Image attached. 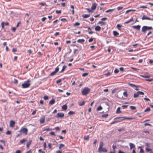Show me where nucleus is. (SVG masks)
Here are the masks:
<instances>
[{
  "label": "nucleus",
  "mask_w": 153,
  "mask_h": 153,
  "mask_svg": "<svg viewBox=\"0 0 153 153\" xmlns=\"http://www.w3.org/2000/svg\"><path fill=\"white\" fill-rule=\"evenodd\" d=\"M90 89L88 87H85L82 91V94L83 95H86L90 92Z\"/></svg>",
  "instance_id": "f257e3e1"
},
{
  "label": "nucleus",
  "mask_w": 153,
  "mask_h": 153,
  "mask_svg": "<svg viewBox=\"0 0 153 153\" xmlns=\"http://www.w3.org/2000/svg\"><path fill=\"white\" fill-rule=\"evenodd\" d=\"M30 80L28 79L26 82H25L22 85V88H26L29 87L30 85Z\"/></svg>",
  "instance_id": "f03ea898"
},
{
  "label": "nucleus",
  "mask_w": 153,
  "mask_h": 153,
  "mask_svg": "<svg viewBox=\"0 0 153 153\" xmlns=\"http://www.w3.org/2000/svg\"><path fill=\"white\" fill-rule=\"evenodd\" d=\"M152 28L151 27L144 26L142 28V31L143 32L145 33L147 30H151Z\"/></svg>",
  "instance_id": "7ed1b4c3"
},
{
  "label": "nucleus",
  "mask_w": 153,
  "mask_h": 153,
  "mask_svg": "<svg viewBox=\"0 0 153 153\" xmlns=\"http://www.w3.org/2000/svg\"><path fill=\"white\" fill-rule=\"evenodd\" d=\"M59 66H60V65H59L55 68V70L54 71L52 72L50 74V76H53L55 75L59 71V69L58 67Z\"/></svg>",
  "instance_id": "20e7f679"
},
{
  "label": "nucleus",
  "mask_w": 153,
  "mask_h": 153,
  "mask_svg": "<svg viewBox=\"0 0 153 153\" xmlns=\"http://www.w3.org/2000/svg\"><path fill=\"white\" fill-rule=\"evenodd\" d=\"M28 130L27 128H23L21 129L20 132L22 134H27Z\"/></svg>",
  "instance_id": "39448f33"
},
{
  "label": "nucleus",
  "mask_w": 153,
  "mask_h": 153,
  "mask_svg": "<svg viewBox=\"0 0 153 153\" xmlns=\"http://www.w3.org/2000/svg\"><path fill=\"white\" fill-rule=\"evenodd\" d=\"M114 120H117V122L119 123L122 121L124 120L123 117H118L115 118Z\"/></svg>",
  "instance_id": "423d86ee"
},
{
  "label": "nucleus",
  "mask_w": 153,
  "mask_h": 153,
  "mask_svg": "<svg viewBox=\"0 0 153 153\" xmlns=\"http://www.w3.org/2000/svg\"><path fill=\"white\" fill-rule=\"evenodd\" d=\"M64 116V114L63 113H58L57 115L55 116L56 118H62Z\"/></svg>",
  "instance_id": "0eeeda50"
},
{
  "label": "nucleus",
  "mask_w": 153,
  "mask_h": 153,
  "mask_svg": "<svg viewBox=\"0 0 153 153\" xmlns=\"http://www.w3.org/2000/svg\"><path fill=\"white\" fill-rule=\"evenodd\" d=\"M98 151L100 153L102 152H107V150L105 148H102L100 150H98Z\"/></svg>",
  "instance_id": "6e6552de"
},
{
  "label": "nucleus",
  "mask_w": 153,
  "mask_h": 153,
  "mask_svg": "<svg viewBox=\"0 0 153 153\" xmlns=\"http://www.w3.org/2000/svg\"><path fill=\"white\" fill-rule=\"evenodd\" d=\"M97 4L96 3H94L92 4V6L91 7V9L92 10H95L97 7Z\"/></svg>",
  "instance_id": "1a4fd4ad"
},
{
  "label": "nucleus",
  "mask_w": 153,
  "mask_h": 153,
  "mask_svg": "<svg viewBox=\"0 0 153 153\" xmlns=\"http://www.w3.org/2000/svg\"><path fill=\"white\" fill-rule=\"evenodd\" d=\"M142 19L143 20L145 19H147L148 20H153V19H151L149 17H146L145 15H143V17L142 18Z\"/></svg>",
  "instance_id": "9d476101"
},
{
  "label": "nucleus",
  "mask_w": 153,
  "mask_h": 153,
  "mask_svg": "<svg viewBox=\"0 0 153 153\" xmlns=\"http://www.w3.org/2000/svg\"><path fill=\"white\" fill-rule=\"evenodd\" d=\"M104 145L103 142H100V144L99 147L98 149V150H100V149H101L102 148H103V147L104 146Z\"/></svg>",
  "instance_id": "9b49d317"
},
{
  "label": "nucleus",
  "mask_w": 153,
  "mask_h": 153,
  "mask_svg": "<svg viewBox=\"0 0 153 153\" xmlns=\"http://www.w3.org/2000/svg\"><path fill=\"white\" fill-rule=\"evenodd\" d=\"M133 28L135 29L138 30H139L141 26L140 25H138L136 26H132Z\"/></svg>",
  "instance_id": "f8f14e48"
},
{
  "label": "nucleus",
  "mask_w": 153,
  "mask_h": 153,
  "mask_svg": "<svg viewBox=\"0 0 153 153\" xmlns=\"http://www.w3.org/2000/svg\"><path fill=\"white\" fill-rule=\"evenodd\" d=\"M15 122L11 120L10 122V126L11 127H14V125L15 124Z\"/></svg>",
  "instance_id": "ddd939ff"
},
{
  "label": "nucleus",
  "mask_w": 153,
  "mask_h": 153,
  "mask_svg": "<svg viewBox=\"0 0 153 153\" xmlns=\"http://www.w3.org/2000/svg\"><path fill=\"white\" fill-rule=\"evenodd\" d=\"M128 85H129L130 86L132 87H136V88L135 89V90H136L138 91L139 90L137 88V86L131 83H129Z\"/></svg>",
  "instance_id": "4468645a"
},
{
  "label": "nucleus",
  "mask_w": 153,
  "mask_h": 153,
  "mask_svg": "<svg viewBox=\"0 0 153 153\" xmlns=\"http://www.w3.org/2000/svg\"><path fill=\"white\" fill-rule=\"evenodd\" d=\"M101 29V27L98 25L97 26L95 27V30L96 31H100Z\"/></svg>",
  "instance_id": "2eb2a0df"
},
{
  "label": "nucleus",
  "mask_w": 153,
  "mask_h": 153,
  "mask_svg": "<svg viewBox=\"0 0 153 153\" xmlns=\"http://www.w3.org/2000/svg\"><path fill=\"white\" fill-rule=\"evenodd\" d=\"M40 122L41 123H43L45 122V117H41L40 120Z\"/></svg>",
  "instance_id": "dca6fc26"
},
{
  "label": "nucleus",
  "mask_w": 153,
  "mask_h": 153,
  "mask_svg": "<svg viewBox=\"0 0 153 153\" xmlns=\"http://www.w3.org/2000/svg\"><path fill=\"white\" fill-rule=\"evenodd\" d=\"M32 143V140H30L27 143V147L28 149L29 148L30 145Z\"/></svg>",
  "instance_id": "f3484780"
},
{
  "label": "nucleus",
  "mask_w": 153,
  "mask_h": 153,
  "mask_svg": "<svg viewBox=\"0 0 153 153\" xmlns=\"http://www.w3.org/2000/svg\"><path fill=\"white\" fill-rule=\"evenodd\" d=\"M129 146L130 147V149H132L133 148H134L135 147V145L134 144L131 143H129Z\"/></svg>",
  "instance_id": "a211bd4d"
},
{
  "label": "nucleus",
  "mask_w": 153,
  "mask_h": 153,
  "mask_svg": "<svg viewBox=\"0 0 153 153\" xmlns=\"http://www.w3.org/2000/svg\"><path fill=\"white\" fill-rule=\"evenodd\" d=\"M90 16V14H83L82 15V17L84 18H86L89 17Z\"/></svg>",
  "instance_id": "6ab92c4d"
},
{
  "label": "nucleus",
  "mask_w": 153,
  "mask_h": 153,
  "mask_svg": "<svg viewBox=\"0 0 153 153\" xmlns=\"http://www.w3.org/2000/svg\"><path fill=\"white\" fill-rule=\"evenodd\" d=\"M27 141V140L25 139H23L22 140H20V144H22Z\"/></svg>",
  "instance_id": "aec40b11"
},
{
  "label": "nucleus",
  "mask_w": 153,
  "mask_h": 153,
  "mask_svg": "<svg viewBox=\"0 0 153 153\" xmlns=\"http://www.w3.org/2000/svg\"><path fill=\"white\" fill-rule=\"evenodd\" d=\"M113 33L114 36H117L119 34V33L116 31H114Z\"/></svg>",
  "instance_id": "412c9836"
},
{
  "label": "nucleus",
  "mask_w": 153,
  "mask_h": 153,
  "mask_svg": "<svg viewBox=\"0 0 153 153\" xmlns=\"http://www.w3.org/2000/svg\"><path fill=\"white\" fill-rule=\"evenodd\" d=\"M77 42L79 43H82L85 42V40L84 39H79L77 40Z\"/></svg>",
  "instance_id": "4be33fe9"
},
{
  "label": "nucleus",
  "mask_w": 153,
  "mask_h": 153,
  "mask_svg": "<svg viewBox=\"0 0 153 153\" xmlns=\"http://www.w3.org/2000/svg\"><path fill=\"white\" fill-rule=\"evenodd\" d=\"M62 108L64 110H66L67 108V105L66 104L63 105L62 107Z\"/></svg>",
  "instance_id": "5701e85b"
},
{
  "label": "nucleus",
  "mask_w": 153,
  "mask_h": 153,
  "mask_svg": "<svg viewBox=\"0 0 153 153\" xmlns=\"http://www.w3.org/2000/svg\"><path fill=\"white\" fill-rule=\"evenodd\" d=\"M55 101L54 99H52L49 102V104L50 105H53Z\"/></svg>",
  "instance_id": "b1692460"
},
{
  "label": "nucleus",
  "mask_w": 153,
  "mask_h": 153,
  "mask_svg": "<svg viewBox=\"0 0 153 153\" xmlns=\"http://www.w3.org/2000/svg\"><path fill=\"white\" fill-rule=\"evenodd\" d=\"M121 113V111H120V107H118L117 108L116 111V113Z\"/></svg>",
  "instance_id": "393cba45"
},
{
  "label": "nucleus",
  "mask_w": 153,
  "mask_h": 153,
  "mask_svg": "<svg viewBox=\"0 0 153 153\" xmlns=\"http://www.w3.org/2000/svg\"><path fill=\"white\" fill-rule=\"evenodd\" d=\"M136 10L135 9H131V10H127L126 12V14H127L129 12H131V11H135Z\"/></svg>",
  "instance_id": "a878e982"
},
{
  "label": "nucleus",
  "mask_w": 153,
  "mask_h": 153,
  "mask_svg": "<svg viewBox=\"0 0 153 153\" xmlns=\"http://www.w3.org/2000/svg\"><path fill=\"white\" fill-rule=\"evenodd\" d=\"M123 95L124 96L126 97H128V95L127 93V91L126 90L123 92Z\"/></svg>",
  "instance_id": "bb28decb"
},
{
  "label": "nucleus",
  "mask_w": 153,
  "mask_h": 153,
  "mask_svg": "<svg viewBox=\"0 0 153 153\" xmlns=\"http://www.w3.org/2000/svg\"><path fill=\"white\" fill-rule=\"evenodd\" d=\"M140 76L141 77L144 78H148L150 77V76L149 75H140Z\"/></svg>",
  "instance_id": "cd10ccee"
},
{
  "label": "nucleus",
  "mask_w": 153,
  "mask_h": 153,
  "mask_svg": "<svg viewBox=\"0 0 153 153\" xmlns=\"http://www.w3.org/2000/svg\"><path fill=\"white\" fill-rule=\"evenodd\" d=\"M122 27V25L120 24H117V27L119 30H120V28Z\"/></svg>",
  "instance_id": "c85d7f7f"
},
{
  "label": "nucleus",
  "mask_w": 153,
  "mask_h": 153,
  "mask_svg": "<svg viewBox=\"0 0 153 153\" xmlns=\"http://www.w3.org/2000/svg\"><path fill=\"white\" fill-rule=\"evenodd\" d=\"M66 68H67V66H66L65 65H64L63 66L62 69L61 71H60V72L61 73V72H62L63 71H64V70H65V69Z\"/></svg>",
  "instance_id": "c756f323"
},
{
  "label": "nucleus",
  "mask_w": 153,
  "mask_h": 153,
  "mask_svg": "<svg viewBox=\"0 0 153 153\" xmlns=\"http://www.w3.org/2000/svg\"><path fill=\"white\" fill-rule=\"evenodd\" d=\"M85 104V102L84 101L80 102L79 103V106H81L84 105Z\"/></svg>",
  "instance_id": "7c9ffc66"
},
{
  "label": "nucleus",
  "mask_w": 153,
  "mask_h": 153,
  "mask_svg": "<svg viewBox=\"0 0 153 153\" xmlns=\"http://www.w3.org/2000/svg\"><path fill=\"white\" fill-rule=\"evenodd\" d=\"M139 96V95L138 94V92H137V93L134 94L133 97H134V98H137V97H138Z\"/></svg>",
  "instance_id": "2f4dec72"
},
{
  "label": "nucleus",
  "mask_w": 153,
  "mask_h": 153,
  "mask_svg": "<svg viewBox=\"0 0 153 153\" xmlns=\"http://www.w3.org/2000/svg\"><path fill=\"white\" fill-rule=\"evenodd\" d=\"M52 130V129L51 128H46V129H44L43 130V131L44 132L45 131H51V130Z\"/></svg>",
  "instance_id": "473e14b6"
},
{
  "label": "nucleus",
  "mask_w": 153,
  "mask_h": 153,
  "mask_svg": "<svg viewBox=\"0 0 153 153\" xmlns=\"http://www.w3.org/2000/svg\"><path fill=\"white\" fill-rule=\"evenodd\" d=\"M89 135L85 136L84 137V139L85 140H89Z\"/></svg>",
  "instance_id": "72a5a7b5"
},
{
  "label": "nucleus",
  "mask_w": 153,
  "mask_h": 153,
  "mask_svg": "<svg viewBox=\"0 0 153 153\" xmlns=\"http://www.w3.org/2000/svg\"><path fill=\"white\" fill-rule=\"evenodd\" d=\"M65 146V145L61 143L59 145V149H60L64 147Z\"/></svg>",
  "instance_id": "f704fd0d"
},
{
  "label": "nucleus",
  "mask_w": 153,
  "mask_h": 153,
  "mask_svg": "<svg viewBox=\"0 0 153 153\" xmlns=\"http://www.w3.org/2000/svg\"><path fill=\"white\" fill-rule=\"evenodd\" d=\"M108 116V114H103L102 115V117L103 118H106Z\"/></svg>",
  "instance_id": "c9c22d12"
},
{
  "label": "nucleus",
  "mask_w": 153,
  "mask_h": 153,
  "mask_svg": "<svg viewBox=\"0 0 153 153\" xmlns=\"http://www.w3.org/2000/svg\"><path fill=\"white\" fill-rule=\"evenodd\" d=\"M74 114V112L73 111H70L69 112H68V114L69 115H71L72 114Z\"/></svg>",
  "instance_id": "e433bc0d"
},
{
  "label": "nucleus",
  "mask_w": 153,
  "mask_h": 153,
  "mask_svg": "<svg viewBox=\"0 0 153 153\" xmlns=\"http://www.w3.org/2000/svg\"><path fill=\"white\" fill-rule=\"evenodd\" d=\"M119 72V70L117 68H116L114 70V73L115 74H117Z\"/></svg>",
  "instance_id": "4c0bfd02"
},
{
  "label": "nucleus",
  "mask_w": 153,
  "mask_h": 153,
  "mask_svg": "<svg viewBox=\"0 0 153 153\" xmlns=\"http://www.w3.org/2000/svg\"><path fill=\"white\" fill-rule=\"evenodd\" d=\"M80 25V24L79 23L76 22L73 25L74 26H78L79 25Z\"/></svg>",
  "instance_id": "58836bf2"
},
{
  "label": "nucleus",
  "mask_w": 153,
  "mask_h": 153,
  "mask_svg": "<svg viewBox=\"0 0 153 153\" xmlns=\"http://www.w3.org/2000/svg\"><path fill=\"white\" fill-rule=\"evenodd\" d=\"M123 117L124 119H126L130 120H132L133 119L132 118H131V117Z\"/></svg>",
  "instance_id": "ea45409f"
},
{
  "label": "nucleus",
  "mask_w": 153,
  "mask_h": 153,
  "mask_svg": "<svg viewBox=\"0 0 153 153\" xmlns=\"http://www.w3.org/2000/svg\"><path fill=\"white\" fill-rule=\"evenodd\" d=\"M130 107L132 110H134L136 109V107L134 106H131Z\"/></svg>",
  "instance_id": "a19ab883"
},
{
  "label": "nucleus",
  "mask_w": 153,
  "mask_h": 153,
  "mask_svg": "<svg viewBox=\"0 0 153 153\" xmlns=\"http://www.w3.org/2000/svg\"><path fill=\"white\" fill-rule=\"evenodd\" d=\"M78 50L77 49H75L74 50V53L75 55H76V52L78 51Z\"/></svg>",
  "instance_id": "79ce46f5"
},
{
  "label": "nucleus",
  "mask_w": 153,
  "mask_h": 153,
  "mask_svg": "<svg viewBox=\"0 0 153 153\" xmlns=\"http://www.w3.org/2000/svg\"><path fill=\"white\" fill-rule=\"evenodd\" d=\"M62 81V79H59L57 80L56 81V83L57 84H59Z\"/></svg>",
  "instance_id": "37998d69"
},
{
  "label": "nucleus",
  "mask_w": 153,
  "mask_h": 153,
  "mask_svg": "<svg viewBox=\"0 0 153 153\" xmlns=\"http://www.w3.org/2000/svg\"><path fill=\"white\" fill-rule=\"evenodd\" d=\"M150 110V108L149 107H147L146 109L144 110V112H146L148 111H149Z\"/></svg>",
  "instance_id": "c03bdc74"
},
{
  "label": "nucleus",
  "mask_w": 153,
  "mask_h": 153,
  "mask_svg": "<svg viewBox=\"0 0 153 153\" xmlns=\"http://www.w3.org/2000/svg\"><path fill=\"white\" fill-rule=\"evenodd\" d=\"M102 109V107L101 106L98 107L97 108V110L98 111H99L101 110Z\"/></svg>",
  "instance_id": "a18cd8bd"
},
{
  "label": "nucleus",
  "mask_w": 153,
  "mask_h": 153,
  "mask_svg": "<svg viewBox=\"0 0 153 153\" xmlns=\"http://www.w3.org/2000/svg\"><path fill=\"white\" fill-rule=\"evenodd\" d=\"M138 92L139 95H143L144 94V93L143 92L139 91H138Z\"/></svg>",
  "instance_id": "49530a36"
},
{
  "label": "nucleus",
  "mask_w": 153,
  "mask_h": 153,
  "mask_svg": "<svg viewBox=\"0 0 153 153\" xmlns=\"http://www.w3.org/2000/svg\"><path fill=\"white\" fill-rule=\"evenodd\" d=\"M114 10V9H109L108 10H107L106 11H105V12L106 13H108L110 12H111V11H113Z\"/></svg>",
  "instance_id": "de8ad7c7"
},
{
  "label": "nucleus",
  "mask_w": 153,
  "mask_h": 153,
  "mask_svg": "<svg viewBox=\"0 0 153 153\" xmlns=\"http://www.w3.org/2000/svg\"><path fill=\"white\" fill-rule=\"evenodd\" d=\"M56 13L58 14H60L62 12V10H56Z\"/></svg>",
  "instance_id": "09e8293b"
},
{
  "label": "nucleus",
  "mask_w": 153,
  "mask_h": 153,
  "mask_svg": "<svg viewBox=\"0 0 153 153\" xmlns=\"http://www.w3.org/2000/svg\"><path fill=\"white\" fill-rule=\"evenodd\" d=\"M145 80L148 82H152L153 81V79H146Z\"/></svg>",
  "instance_id": "8fccbe9b"
},
{
  "label": "nucleus",
  "mask_w": 153,
  "mask_h": 153,
  "mask_svg": "<svg viewBox=\"0 0 153 153\" xmlns=\"http://www.w3.org/2000/svg\"><path fill=\"white\" fill-rule=\"evenodd\" d=\"M123 8V7H117V9L118 10H122Z\"/></svg>",
  "instance_id": "3c124183"
},
{
  "label": "nucleus",
  "mask_w": 153,
  "mask_h": 153,
  "mask_svg": "<svg viewBox=\"0 0 153 153\" xmlns=\"http://www.w3.org/2000/svg\"><path fill=\"white\" fill-rule=\"evenodd\" d=\"M146 151H147L148 152L151 151V149L148 147H146Z\"/></svg>",
  "instance_id": "603ef678"
},
{
  "label": "nucleus",
  "mask_w": 153,
  "mask_h": 153,
  "mask_svg": "<svg viewBox=\"0 0 153 153\" xmlns=\"http://www.w3.org/2000/svg\"><path fill=\"white\" fill-rule=\"evenodd\" d=\"M11 134V132L9 131H7L6 133L7 135H10Z\"/></svg>",
  "instance_id": "864d4df0"
},
{
  "label": "nucleus",
  "mask_w": 153,
  "mask_h": 153,
  "mask_svg": "<svg viewBox=\"0 0 153 153\" xmlns=\"http://www.w3.org/2000/svg\"><path fill=\"white\" fill-rule=\"evenodd\" d=\"M48 97L47 96H45L44 97V99L45 100H48Z\"/></svg>",
  "instance_id": "5fc2aeb1"
},
{
  "label": "nucleus",
  "mask_w": 153,
  "mask_h": 153,
  "mask_svg": "<svg viewBox=\"0 0 153 153\" xmlns=\"http://www.w3.org/2000/svg\"><path fill=\"white\" fill-rule=\"evenodd\" d=\"M17 51V48H13L12 49V51L14 52Z\"/></svg>",
  "instance_id": "6e6d98bb"
},
{
  "label": "nucleus",
  "mask_w": 153,
  "mask_h": 153,
  "mask_svg": "<svg viewBox=\"0 0 153 153\" xmlns=\"http://www.w3.org/2000/svg\"><path fill=\"white\" fill-rule=\"evenodd\" d=\"M50 134L52 135L56 136L55 133L53 131H51L50 133Z\"/></svg>",
  "instance_id": "4d7b16f0"
},
{
  "label": "nucleus",
  "mask_w": 153,
  "mask_h": 153,
  "mask_svg": "<svg viewBox=\"0 0 153 153\" xmlns=\"http://www.w3.org/2000/svg\"><path fill=\"white\" fill-rule=\"evenodd\" d=\"M4 22H2L1 23V29H3L4 28Z\"/></svg>",
  "instance_id": "13d9d810"
},
{
  "label": "nucleus",
  "mask_w": 153,
  "mask_h": 153,
  "mask_svg": "<svg viewBox=\"0 0 153 153\" xmlns=\"http://www.w3.org/2000/svg\"><path fill=\"white\" fill-rule=\"evenodd\" d=\"M88 74L87 73H84L82 75V76L84 77H85L87 76Z\"/></svg>",
  "instance_id": "bf43d9fd"
},
{
  "label": "nucleus",
  "mask_w": 153,
  "mask_h": 153,
  "mask_svg": "<svg viewBox=\"0 0 153 153\" xmlns=\"http://www.w3.org/2000/svg\"><path fill=\"white\" fill-rule=\"evenodd\" d=\"M43 146L44 149H45L46 148V142H44L43 143Z\"/></svg>",
  "instance_id": "052dcab7"
},
{
  "label": "nucleus",
  "mask_w": 153,
  "mask_h": 153,
  "mask_svg": "<svg viewBox=\"0 0 153 153\" xmlns=\"http://www.w3.org/2000/svg\"><path fill=\"white\" fill-rule=\"evenodd\" d=\"M117 89L116 88L114 89L112 91V93L114 94L116 92Z\"/></svg>",
  "instance_id": "680f3d73"
},
{
  "label": "nucleus",
  "mask_w": 153,
  "mask_h": 153,
  "mask_svg": "<svg viewBox=\"0 0 153 153\" xmlns=\"http://www.w3.org/2000/svg\"><path fill=\"white\" fill-rule=\"evenodd\" d=\"M16 27H13L12 28V30L14 32H15V30H16Z\"/></svg>",
  "instance_id": "e2e57ef3"
},
{
  "label": "nucleus",
  "mask_w": 153,
  "mask_h": 153,
  "mask_svg": "<svg viewBox=\"0 0 153 153\" xmlns=\"http://www.w3.org/2000/svg\"><path fill=\"white\" fill-rule=\"evenodd\" d=\"M37 111V110H35L32 113V114L33 115H34L36 113V112Z\"/></svg>",
  "instance_id": "0e129e2a"
},
{
  "label": "nucleus",
  "mask_w": 153,
  "mask_h": 153,
  "mask_svg": "<svg viewBox=\"0 0 153 153\" xmlns=\"http://www.w3.org/2000/svg\"><path fill=\"white\" fill-rule=\"evenodd\" d=\"M93 40V39L92 38H91L90 39L88 40V42H92Z\"/></svg>",
  "instance_id": "69168bd1"
},
{
  "label": "nucleus",
  "mask_w": 153,
  "mask_h": 153,
  "mask_svg": "<svg viewBox=\"0 0 153 153\" xmlns=\"http://www.w3.org/2000/svg\"><path fill=\"white\" fill-rule=\"evenodd\" d=\"M120 70L121 71L123 72L124 71V68L123 67L120 68Z\"/></svg>",
  "instance_id": "338daca9"
},
{
  "label": "nucleus",
  "mask_w": 153,
  "mask_h": 153,
  "mask_svg": "<svg viewBox=\"0 0 153 153\" xmlns=\"http://www.w3.org/2000/svg\"><path fill=\"white\" fill-rule=\"evenodd\" d=\"M55 129L56 130L58 131H59L60 130V128L59 127H56L55 128Z\"/></svg>",
  "instance_id": "774afa93"
}]
</instances>
